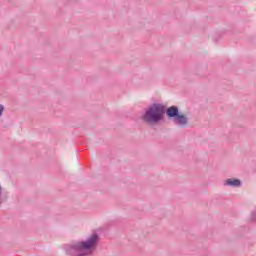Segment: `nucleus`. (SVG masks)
I'll list each match as a JSON object with an SVG mask.
<instances>
[{
  "label": "nucleus",
  "instance_id": "nucleus-1",
  "mask_svg": "<svg viewBox=\"0 0 256 256\" xmlns=\"http://www.w3.org/2000/svg\"><path fill=\"white\" fill-rule=\"evenodd\" d=\"M101 237L97 232L92 233L86 240L65 246L66 254L70 256H91L97 251Z\"/></svg>",
  "mask_w": 256,
  "mask_h": 256
},
{
  "label": "nucleus",
  "instance_id": "nucleus-2",
  "mask_svg": "<svg viewBox=\"0 0 256 256\" xmlns=\"http://www.w3.org/2000/svg\"><path fill=\"white\" fill-rule=\"evenodd\" d=\"M141 121L148 127H157L162 121H165L163 115V103H152L145 108L141 115Z\"/></svg>",
  "mask_w": 256,
  "mask_h": 256
},
{
  "label": "nucleus",
  "instance_id": "nucleus-3",
  "mask_svg": "<svg viewBox=\"0 0 256 256\" xmlns=\"http://www.w3.org/2000/svg\"><path fill=\"white\" fill-rule=\"evenodd\" d=\"M162 111L164 117L166 115L168 119H173L175 125H179L180 127H187V125H189V118L185 114L179 112V107L173 105L167 108L165 104H162Z\"/></svg>",
  "mask_w": 256,
  "mask_h": 256
},
{
  "label": "nucleus",
  "instance_id": "nucleus-4",
  "mask_svg": "<svg viewBox=\"0 0 256 256\" xmlns=\"http://www.w3.org/2000/svg\"><path fill=\"white\" fill-rule=\"evenodd\" d=\"M224 185L228 187H241V180L237 178H228L225 180Z\"/></svg>",
  "mask_w": 256,
  "mask_h": 256
},
{
  "label": "nucleus",
  "instance_id": "nucleus-5",
  "mask_svg": "<svg viewBox=\"0 0 256 256\" xmlns=\"http://www.w3.org/2000/svg\"><path fill=\"white\" fill-rule=\"evenodd\" d=\"M2 195H3V187L0 184V205H1V203H3V201L1 200Z\"/></svg>",
  "mask_w": 256,
  "mask_h": 256
},
{
  "label": "nucleus",
  "instance_id": "nucleus-6",
  "mask_svg": "<svg viewBox=\"0 0 256 256\" xmlns=\"http://www.w3.org/2000/svg\"><path fill=\"white\" fill-rule=\"evenodd\" d=\"M3 111H5V107H3V105L0 104V117L1 115H3Z\"/></svg>",
  "mask_w": 256,
  "mask_h": 256
}]
</instances>
